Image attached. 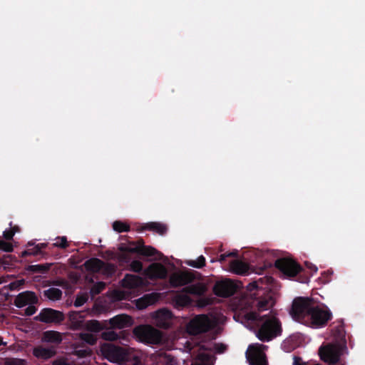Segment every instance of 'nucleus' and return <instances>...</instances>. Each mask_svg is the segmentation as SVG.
Listing matches in <instances>:
<instances>
[{
  "instance_id": "nucleus-12",
  "label": "nucleus",
  "mask_w": 365,
  "mask_h": 365,
  "mask_svg": "<svg viewBox=\"0 0 365 365\" xmlns=\"http://www.w3.org/2000/svg\"><path fill=\"white\" fill-rule=\"evenodd\" d=\"M38 302V298L36 294L31 291H26L19 293L14 299V304L21 308L27 304H34Z\"/></svg>"
},
{
  "instance_id": "nucleus-2",
  "label": "nucleus",
  "mask_w": 365,
  "mask_h": 365,
  "mask_svg": "<svg viewBox=\"0 0 365 365\" xmlns=\"http://www.w3.org/2000/svg\"><path fill=\"white\" fill-rule=\"evenodd\" d=\"M290 314L295 320L313 328L324 327L332 319L330 309L311 297L294 299Z\"/></svg>"
},
{
  "instance_id": "nucleus-60",
  "label": "nucleus",
  "mask_w": 365,
  "mask_h": 365,
  "mask_svg": "<svg viewBox=\"0 0 365 365\" xmlns=\"http://www.w3.org/2000/svg\"><path fill=\"white\" fill-rule=\"evenodd\" d=\"M1 283H2V280H1V279L0 278V284H1Z\"/></svg>"
},
{
  "instance_id": "nucleus-5",
  "label": "nucleus",
  "mask_w": 365,
  "mask_h": 365,
  "mask_svg": "<svg viewBox=\"0 0 365 365\" xmlns=\"http://www.w3.org/2000/svg\"><path fill=\"white\" fill-rule=\"evenodd\" d=\"M133 333L140 341L146 344H158L162 341L161 332L150 325L136 327Z\"/></svg>"
},
{
  "instance_id": "nucleus-39",
  "label": "nucleus",
  "mask_w": 365,
  "mask_h": 365,
  "mask_svg": "<svg viewBox=\"0 0 365 365\" xmlns=\"http://www.w3.org/2000/svg\"><path fill=\"white\" fill-rule=\"evenodd\" d=\"M187 292L195 294H200L205 291L204 287L202 285H193L184 289Z\"/></svg>"
},
{
  "instance_id": "nucleus-51",
  "label": "nucleus",
  "mask_w": 365,
  "mask_h": 365,
  "mask_svg": "<svg viewBox=\"0 0 365 365\" xmlns=\"http://www.w3.org/2000/svg\"><path fill=\"white\" fill-rule=\"evenodd\" d=\"M331 274L332 273H327L325 272L322 274L326 277V279H324V282H328L329 281H330Z\"/></svg>"
},
{
  "instance_id": "nucleus-23",
  "label": "nucleus",
  "mask_w": 365,
  "mask_h": 365,
  "mask_svg": "<svg viewBox=\"0 0 365 365\" xmlns=\"http://www.w3.org/2000/svg\"><path fill=\"white\" fill-rule=\"evenodd\" d=\"M104 264L105 263L101 259L93 257L85 262L84 267L89 272H98Z\"/></svg>"
},
{
  "instance_id": "nucleus-10",
  "label": "nucleus",
  "mask_w": 365,
  "mask_h": 365,
  "mask_svg": "<svg viewBox=\"0 0 365 365\" xmlns=\"http://www.w3.org/2000/svg\"><path fill=\"white\" fill-rule=\"evenodd\" d=\"M65 319L62 312L51 308H44L41 310L34 319L46 324H60Z\"/></svg>"
},
{
  "instance_id": "nucleus-36",
  "label": "nucleus",
  "mask_w": 365,
  "mask_h": 365,
  "mask_svg": "<svg viewBox=\"0 0 365 365\" xmlns=\"http://www.w3.org/2000/svg\"><path fill=\"white\" fill-rule=\"evenodd\" d=\"M101 337L106 341H115L118 339L117 333L111 329L103 330Z\"/></svg>"
},
{
  "instance_id": "nucleus-42",
  "label": "nucleus",
  "mask_w": 365,
  "mask_h": 365,
  "mask_svg": "<svg viewBox=\"0 0 365 365\" xmlns=\"http://www.w3.org/2000/svg\"><path fill=\"white\" fill-rule=\"evenodd\" d=\"M41 253V251L39 250V247H37L36 245L34 246L32 248L27 249L22 252L21 256L26 257L27 255H37Z\"/></svg>"
},
{
  "instance_id": "nucleus-3",
  "label": "nucleus",
  "mask_w": 365,
  "mask_h": 365,
  "mask_svg": "<svg viewBox=\"0 0 365 365\" xmlns=\"http://www.w3.org/2000/svg\"><path fill=\"white\" fill-rule=\"evenodd\" d=\"M275 267L287 278L297 277V281L301 283H308L309 276L303 274L302 266L291 258L282 257L277 259L274 262Z\"/></svg>"
},
{
  "instance_id": "nucleus-46",
  "label": "nucleus",
  "mask_w": 365,
  "mask_h": 365,
  "mask_svg": "<svg viewBox=\"0 0 365 365\" xmlns=\"http://www.w3.org/2000/svg\"><path fill=\"white\" fill-rule=\"evenodd\" d=\"M237 252L222 254L220 256L219 261L222 263L227 259V257L237 256Z\"/></svg>"
},
{
  "instance_id": "nucleus-41",
  "label": "nucleus",
  "mask_w": 365,
  "mask_h": 365,
  "mask_svg": "<svg viewBox=\"0 0 365 365\" xmlns=\"http://www.w3.org/2000/svg\"><path fill=\"white\" fill-rule=\"evenodd\" d=\"M130 267L131 271L140 273L143 270V263L139 260H133L130 262Z\"/></svg>"
},
{
  "instance_id": "nucleus-49",
  "label": "nucleus",
  "mask_w": 365,
  "mask_h": 365,
  "mask_svg": "<svg viewBox=\"0 0 365 365\" xmlns=\"http://www.w3.org/2000/svg\"><path fill=\"white\" fill-rule=\"evenodd\" d=\"M293 365H307V363L300 356L294 355L293 356Z\"/></svg>"
},
{
  "instance_id": "nucleus-54",
  "label": "nucleus",
  "mask_w": 365,
  "mask_h": 365,
  "mask_svg": "<svg viewBox=\"0 0 365 365\" xmlns=\"http://www.w3.org/2000/svg\"><path fill=\"white\" fill-rule=\"evenodd\" d=\"M16 360L13 359L11 362H7L6 365H16Z\"/></svg>"
},
{
  "instance_id": "nucleus-48",
  "label": "nucleus",
  "mask_w": 365,
  "mask_h": 365,
  "mask_svg": "<svg viewBox=\"0 0 365 365\" xmlns=\"http://www.w3.org/2000/svg\"><path fill=\"white\" fill-rule=\"evenodd\" d=\"M130 257L129 254L122 252L119 256V260L121 262L128 263L130 261Z\"/></svg>"
},
{
  "instance_id": "nucleus-55",
  "label": "nucleus",
  "mask_w": 365,
  "mask_h": 365,
  "mask_svg": "<svg viewBox=\"0 0 365 365\" xmlns=\"http://www.w3.org/2000/svg\"><path fill=\"white\" fill-rule=\"evenodd\" d=\"M6 261L4 259H0V267L1 266V264H6Z\"/></svg>"
},
{
  "instance_id": "nucleus-15",
  "label": "nucleus",
  "mask_w": 365,
  "mask_h": 365,
  "mask_svg": "<svg viewBox=\"0 0 365 365\" xmlns=\"http://www.w3.org/2000/svg\"><path fill=\"white\" fill-rule=\"evenodd\" d=\"M121 284L127 289H135L143 287L145 282L143 278L140 276L126 274L121 281Z\"/></svg>"
},
{
  "instance_id": "nucleus-22",
  "label": "nucleus",
  "mask_w": 365,
  "mask_h": 365,
  "mask_svg": "<svg viewBox=\"0 0 365 365\" xmlns=\"http://www.w3.org/2000/svg\"><path fill=\"white\" fill-rule=\"evenodd\" d=\"M332 334L336 340L346 344V332L344 330V323L342 321L337 322V324L331 329Z\"/></svg>"
},
{
  "instance_id": "nucleus-25",
  "label": "nucleus",
  "mask_w": 365,
  "mask_h": 365,
  "mask_svg": "<svg viewBox=\"0 0 365 365\" xmlns=\"http://www.w3.org/2000/svg\"><path fill=\"white\" fill-rule=\"evenodd\" d=\"M68 317L73 329H78L83 327L85 322L83 321V316L81 312H71Z\"/></svg>"
},
{
  "instance_id": "nucleus-28",
  "label": "nucleus",
  "mask_w": 365,
  "mask_h": 365,
  "mask_svg": "<svg viewBox=\"0 0 365 365\" xmlns=\"http://www.w3.org/2000/svg\"><path fill=\"white\" fill-rule=\"evenodd\" d=\"M144 229L155 231L161 235L165 234L168 230V227L165 225L156 222L146 224L144 227Z\"/></svg>"
},
{
  "instance_id": "nucleus-32",
  "label": "nucleus",
  "mask_w": 365,
  "mask_h": 365,
  "mask_svg": "<svg viewBox=\"0 0 365 365\" xmlns=\"http://www.w3.org/2000/svg\"><path fill=\"white\" fill-rule=\"evenodd\" d=\"M158 364L160 365H177L178 362L176 359L172 355L164 354L160 356Z\"/></svg>"
},
{
  "instance_id": "nucleus-24",
  "label": "nucleus",
  "mask_w": 365,
  "mask_h": 365,
  "mask_svg": "<svg viewBox=\"0 0 365 365\" xmlns=\"http://www.w3.org/2000/svg\"><path fill=\"white\" fill-rule=\"evenodd\" d=\"M42 341L48 343L60 344L62 336L60 332L53 330L46 331L43 333Z\"/></svg>"
},
{
  "instance_id": "nucleus-57",
  "label": "nucleus",
  "mask_w": 365,
  "mask_h": 365,
  "mask_svg": "<svg viewBox=\"0 0 365 365\" xmlns=\"http://www.w3.org/2000/svg\"><path fill=\"white\" fill-rule=\"evenodd\" d=\"M11 230H15V233H16V232H19V227H17V226L14 227H13V228H11Z\"/></svg>"
},
{
  "instance_id": "nucleus-20",
  "label": "nucleus",
  "mask_w": 365,
  "mask_h": 365,
  "mask_svg": "<svg viewBox=\"0 0 365 365\" xmlns=\"http://www.w3.org/2000/svg\"><path fill=\"white\" fill-rule=\"evenodd\" d=\"M190 297L185 293H177L172 299V303L175 308L180 309L191 304Z\"/></svg>"
},
{
  "instance_id": "nucleus-13",
  "label": "nucleus",
  "mask_w": 365,
  "mask_h": 365,
  "mask_svg": "<svg viewBox=\"0 0 365 365\" xmlns=\"http://www.w3.org/2000/svg\"><path fill=\"white\" fill-rule=\"evenodd\" d=\"M172 312L168 309H160L155 312V324L157 327L167 329L170 327Z\"/></svg>"
},
{
  "instance_id": "nucleus-40",
  "label": "nucleus",
  "mask_w": 365,
  "mask_h": 365,
  "mask_svg": "<svg viewBox=\"0 0 365 365\" xmlns=\"http://www.w3.org/2000/svg\"><path fill=\"white\" fill-rule=\"evenodd\" d=\"M88 296L85 294H78L73 304L76 307H80L88 301Z\"/></svg>"
},
{
  "instance_id": "nucleus-53",
  "label": "nucleus",
  "mask_w": 365,
  "mask_h": 365,
  "mask_svg": "<svg viewBox=\"0 0 365 365\" xmlns=\"http://www.w3.org/2000/svg\"><path fill=\"white\" fill-rule=\"evenodd\" d=\"M37 247H39V250L41 251L42 249H44L46 247L47 245L46 243H40L36 245Z\"/></svg>"
},
{
  "instance_id": "nucleus-29",
  "label": "nucleus",
  "mask_w": 365,
  "mask_h": 365,
  "mask_svg": "<svg viewBox=\"0 0 365 365\" xmlns=\"http://www.w3.org/2000/svg\"><path fill=\"white\" fill-rule=\"evenodd\" d=\"M43 295L52 301L59 300L62 297V291L60 289L51 287L43 291Z\"/></svg>"
},
{
  "instance_id": "nucleus-43",
  "label": "nucleus",
  "mask_w": 365,
  "mask_h": 365,
  "mask_svg": "<svg viewBox=\"0 0 365 365\" xmlns=\"http://www.w3.org/2000/svg\"><path fill=\"white\" fill-rule=\"evenodd\" d=\"M13 245L10 242L0 240V250L11 252L13 251Z\"/></svg>"
},
{
  "instance_id": "nucleus-21",
  "label": "nucleus",
  "mask_w": 365,
  "mask_h": 365,
  "mask_svg": "<svg viewBox=\"0 0 365 365\" xmlns=\"http://www.w3.org/2000/svg\"><path fill=\"white\" fill-rule=\"evenodd\" d=\"M33 354L37 358L48 359L55 356L56 351L53 348H45L38 346L34 349Z\"/></svg>"
},
{
  "instance_id": "nucleus-17",
  "label": "nucleus",
  "mask_w": 365,
  "mask_h": 365,
  "mask_svg": "<svg viewBox=\"0 0 365 365\" xmlns=\"http://www.w3.org/2000/svg\"><path fill=\"white\" fill-rule=\"evenodd\" d=\"M159 299L160 294L157 292L145 294L136 300V306L139 309H143L157 302Z\"/></svg>"
},
{
  "instance_id": "nucleus-59",
  "label": "nucleus",
  "mask_w": 365,
  "mask_h": 365,
  "mask_svg": "<svg viewBox=\"0 0 365 365\" xmlns=\"http://www.w3.org/2000/svg\"><path fill=\"white\" fill-rule=\"evenodd\" d=\"M14 286V284H10V287H11V289H12V287Z\"/></svg>"
},
{
  "instance_id": "nucleus-56",
  "label": "nucleus",
  "mask_w": 365,
  "mask_h": 365,
  "mask_svg": "<svg viewBox=\"0 0 365 365\" xmlns=\"http://www.w3.org/2000/svg\"><path fill=\"white\" fill-rule=\"evenodd\" d=\"M6 343L4 342V341H3V339H2V337H1V336H0V346H1V345H6Z\"/></svg>"
},
{
  "instance_id": "nucleus-26",
  "label": "nucleus",
  "mask_w": 365,
  "mask_h": 365,
  "mask_svg": "<svg viewBox=\"0 0 365 365\" xmlns=\"http://www.w3.org/2000/svg\"><path fill=\"white\" fill-rule=\"evenodd\" d=\"M83 327L91 332H102L105 329L106 326L98 320L92 319L85 322Z\"/></svg>"
},
{
  "instance_id": "nucleus-14",
  "label": "nucleus",
  "mask_w": 365,
  "mask_h": 365,
  "mask_svg": "<svg viewBox=\"0 0 365 365\" xmlns=\"http://www.w3.org/2000/svg\"><path fill=\"white\" fill-rule=\"evenodd\" d=\"M147 274L151 279H165L168 276V270L160 263H153L148 267Z\"/></svg>"
},
{
  "instance_id": "nucleus-27",
  "label": "nucleus",
  "mask_w": 365,
  "mask_h": 365,
  "mask_svg": "<svg viewBox=\"0 0 365 365\" xmlns=\"http://www.w3.org/2000/svg\"><path fill=\"white\" fill-rule=\"evenodd\" d=\"M52 266L51 263L28 265L26 270L31 273L46 274Z\"/></svg>"
},
{
  "instance_id": "nucleus-19",
  "label": "nucleus",
  "mask_w": 365,
  "mask_h": 365,
  "mask_svg": "<svg viewBox=\"0 0 365 365\" xmlns=\"http://www.w3.org/2000/svg\"><path fill=\"white\" fill-rule=\"evenodd\" d=\"M191 278L187 274H173L170 277L169 282L173 287L185 285L191 282Z\"/></svg>"
},
{
  "instance_id": "nucleus-6",
  "label": "nucleus",
  "mask_w": 365,
  "mask_h": 365,
  "mask_svg": "<svg viewBox=\"0 0 365 365\" xmlns=\"http://www.w3.org/2000/svg\"><path fill=\"white\" fill-rule=\"evenodd\" d=\"M215 326V322L205 314L197 315L187 325V331L190 334L197 335L205 333Z\"/></svg>"
},
{
  "instance_id": "nucleus-34",
  "label": "nucleus",
  "mask_w": 365,
  "mask_h": 365,
  "mask_svg": "<svg viewBox=\"0 0 365 365\" xmlns=\"http://www.w3.org/2000/svg\"><path fill=\"white\" fill-rule=\"evenodd\" d=\"M205 257L203 255H200L196 260H187L186 264L192 267L200 269L205 266Z\"/></svg>"
},
{
  "instance_id": "nucleus-35",
  "label": "nucleus",
  "mask_w": 365,
  "mask_h": 365,
  "mask_svg": "<svg viewBox=\"0 0 365 365\" xmlns=\"http://www.w3.org/2000/svg\"><path fill=\"white\" fill-rule=\"evenodd\" d=\"M106 284L103 282H98L94 284L90 289V293L92 297L99 294L103 290L106 289Z\"/></svg>"
},
{
  "instance_id": "nucleus-31",
  "label": "nucleus",
  "mask_w": 365,
  "mask_h": 365,
  "mask_svg": "<svg viewBox=\"0 0 365 365\" xmlns=\"http://www.w3.org/2000/svg\"><path fill=\"white\" fill-rule=\"evenodd\" d=\"M212 361V356L207 354H199L197 358L192 361V365H210Z\"/></svg>"
},
{
  "instance_id": "nucleus-50",
  "label": "nucleus",
  "mask_w": 365,
  "mask_h": 365,
  "mask_svg": "<svg viewBox=\"0 0 365 365\" xmlns=\"http://www.w3.org/2000/svg\"><path fill=\"white\" fill-rule=\"evenodd\" d=\"M53 365H71L68 361L65 359H57L53 362Z\"/></svg>"
},
{
  "instance_id": "nucleus-44",
  "label": "nucleus",
  "mask_w": 365,
  "mask_h": 365,
  "mask_svg": "<svg viewBox=\"0 0 365 365\" xmlns=\"http://www.w3.org/2000/svg\"><path fill=\"white\" fill-rule=\"evenodd\" d=\"M227 349V346L222 343H216L214 345V350L217 354H222Z\"/></svg>"
},
{
  "instance_id": "nucleus-58",
  "label": "nucleus",
  "mask_w": 365,
  "mask_h": 365,
  "mask_svg": "<svg viewBox=\"0 0 365 365\" xmlns=\"http://www.w3.org/2000/svg\"><path fill=\"white\" fill-rule=\"evenodd\" d=\"M273 280V279L272 277H269V278H267L266 279V281H267V284H269L271 283V282Z\"/></svg>"
},
{
  "instance_id": "nucleus-8",
  "label": "nucleus",
  "mask_w": 365,
  "mask_h": 365,
  "mask_svg": "<svg viewBox=\"0 0 365 365\" xmlns=\"http://www.w3.org/2000/svg\"><path fill=\"white\" fill-rule=\"evenodd\" d=\"M141 244L135 245L133 242L131 245H134V247L127 246V245H121L119 247V250L121 252L127 253V254H133L136 253L145 257H155V259H160L162 256V254L159 252L157 250L150 246H145L143 245V241L140 240Z\"/></svg>"
},
{
  "instance_id": "nucleus-11",
  "label": "nucleus",
  "mask_w": 365,
  "mask_h": 365,
  "mask_svg": "<svg viewBox=\"0 0 365 365\" xmlns=\"http://www.w3.org/2000/svg\"><path fill=\"white\" fill-rule=\"evenodd\" d=\"M237 290V284L230 279L217 282L213 287V292L220 297H228L233 295Z\"/></svg>"
},
{
  "instance_id": "nucleus-33",
  "label": "nucleus",
  "mask_w": 365,
  "mask_h": 365,
  "mask_svg": "<svg viewBox=\"0 0 365 365\" xmlns=\"http://www.w3.org/2000/svg\"><path fill=\"white\" fill-rule=\"evenodd\" d=\"M79 338L89 345H94L97 341V337L91 333H80Z\"/></svg>"
},
{
  "instance_id": "nucleus-38",
  "label": "nucleus",
  "mask_w": 365,
  "mask_h": 365,
  "mask_svg": "<svg viewBox=\"0 0 365 365\" xmlns=\"http://www.w3.org/2000/svg\"><path fill=\"white\" fill-rule=\"evenodd\" d=\"M56 242L53 244V246L55 247H59L61 249H66L68 247V242L67 241V238L65 236L58 237L56 239Z\"/></svg>"
},
{
  "instance_id": "nucleus-18",
  "label": "nucleus",
  "mask_w": 365,
  "mask_h": 365,
  "mask_svg": "<svg viewBox=\"0 0 365 365\" xmlns=\"http://www.w3.org/2000/svg\"><path fill=\"white\" fill-rule=\"evenodd\" d=\"M230 268L232 272L246 275L248 274L250 266L249 264L240 259H233L230 262Z\"/></svg>"
},
{
  "instance_id": "nucleus-9",
  "label": "nucleus",
  "mask_w": 365,
  "mask_h": 365,
  "mask_svg": "<svg viewBox=\"0 0 365 365\" xmlns=\"http://www.w3.org/2000/svg\"><path fill=\"white\" fill-rule=\"evenodd\" d=\"M263 347L264 346L259 344L249 346L246 356L250 365H267L265 354L262 351Z\"/></svg>"
},
{
  "instance_id": "nucleus-45",
  "label": "nucleus",
  "mask_w": 365,
  "mask_h": 365,
  "mask_svg": "<svg viewBox=\"0 0 365 365\" xmlns=\"http://www.w3.org/2000/svg\"><path fill=\"white\" fill-rule=\"evenodd\" d=\"M37 311V309L36 307H34L33 304H30L26 309H25V316L30 317L32 316L36 313Z\"/></svg>"
},
{
  "instance_id": "nucleus-1",
  "label": "nucleus",
  "mask_w": 365,
  "mask_h": 365,
  "mask_svg": "<svg viewBox=\"0 0 365 365\" xmlns=\"http://www.w3.org/2000/svg\"><path fill=\"white\" fill-rule=\"evenodd\" d=\"M263 278L250 282L247 290L250 292V297L245 299L242 304L248 312L245 313V319L257 327L256 336L262 341H269L281 334L282 327L279 320L269 312L260 316L259 312L272 307L274 302L272 294L259 284Z\"/></svg>"
},
{
  "instance_id": "nucleus-30",
  "label": "nucleus",
  "mask_w": 365,
  "mask_h": 365,
  "mask_svg": "<svg viewBox=\"0 0 365 365\" xmlns=\"http://www.w3.org/2000/svg\"><path fill=\"white\" fill-rule=\"evenodd\" d=\"M74 354L79 358H85L92 354V350L88 346L77 345L74 349Z\"/></svg>"
},
{
  "instance_id": "nucleus-7",
  "label": "nucleus",
  "mask_w": 365,
  "mask_h": 365,
  "mask_svg": "<svg viewBox=\"0 0 365 365\" xmlns=\"http://www.w3.org/2000/svg\"><path fill=\"white\" fill-rule=\"evenodd\" d=\"M100 350L103 357L112 363H120L126 359L127 353L120 346L106 343L101 346Z\"/></svg>"
},
{
  "instance_id": "nucleus-37",
  "label": "nucleus",
  "mask_w": 365,
  "mask_h": 365,
  "mask_svg": "<svg viewBox=\"0 0 365 365\" xmlns=\"http://www.w3.org/2000/svg\"><path fill=\"white\" fill-rule=\"evenodd\" d=\"M113 228L115 231L118 232H123L130 231V225L122 222V221H115L113 223Z\"/></svg>"
},
{
  "instance_id": "nucleus-4",
  "label": "nucleus",
  "mask_w": 365,
  "mask_h": 365,
  "mask_svg": "<svg viewBox=\"0 0 365 365\" xmlns=\"http://www.w3.org/2000/svg\"><path fill=\"white\" fill-rule=\"evenodd\" d=\"M346 348V344H329L319 348V354L324 362L330 365H336L339 363L343 350Z\"/></svg>"
},
{
  "instance_id": "nucleus-47",
  "label": "nucleus",
  "mask_w": 365,
  "mask_h": 365,
  "mask_svg": "<svg viewBox=\"0 0 365 365\" xmlns=\"http://www.w3.org/2000/svg\"><path fill=\"white\" fill-rule=\"evenodd\" d=\"M14 235L15 230L11 229L6 230L3 232V236L6 240H12Z\"/></svg>"
},
{
  "instance_id": "nucleus-16",
  "label": "nucleus",
  "mask_w": 365,
  "mask_h": 365,
  "mask_svg": "<svg viewBox=\"0 0 365 365\" xmlns=\"http://www.w3.org/2000/svg\"><path fill=\"white\" fill-rule=\"evenodd\" d=\"M109 324L112 329H123L132 324V319L126 314H119L109 319Z\"/></svg>"
},
{
  "instance_id": "nucleus-52",
  "label": "nucleus",
  "mask_w": 365,
  "mask_h": 365,
  "mask_svg": "<svg viewBox=\"0 0 365 365\" xmlns=\"http://www.w3.org/2000/svg\"><path fill=\"white\" fill-rule=\"evenodd\" d=\"M313 272L316 273L318 270L317 267L314 265V264H311L309 267H308Z\"/></svg>"
}]
</instances>
